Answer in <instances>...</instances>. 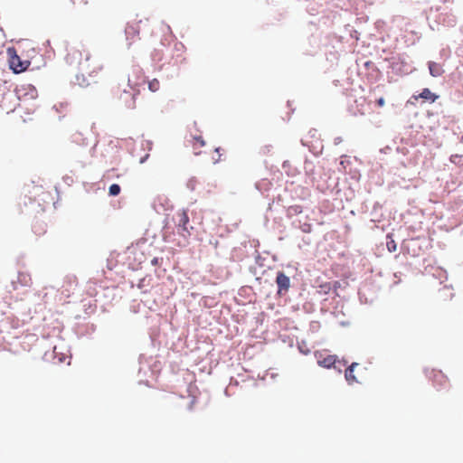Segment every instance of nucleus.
Returning <instances> with one entry per match:
<instances>
[{
	"mask_svg": "<svg viewBox=\"0 0 463 463\" xmlns=\"http://www.w3.org/2000/svg\"><path fill=\"white\" fill-rule=\"evenodd\" d=\"M376 104L379 107H383L385 105V99L383 97H381L376 100Z\"/></svg>",
	"mask_w": 463,
	"mask_h": 463,
	"instance_id": "6ab92c4d",
	"label": "nucleus"
},
{
	"mask_svg": "<svg viewBox=\"0 0 463 463\" xmlns=\"http://www.w3.org/2000/svg\"><path fill=\"white\" fill-rule=\"evenodd\" d=\"M276 283L278 285L279 290L278 294L281 295L283 293L288 292L290 288V279L284 272H278L276 278Z\"/></svg>",
	"mask_w": 463,
	"mask_h": 463,
	"instance_id": "20e7f679",
	"label": "nucleus"
},
{
	"mask_svg": "<svg viewBox=\"0 0 463 463\" xmlns=\"http://www.w3.org/2000/svg\"><path fill=\"white\" fill-rule=\"evenodd\" d=\"M126 34L128 39L133 40L139 34V23L128 24L126 28Z\"/></svg>",
	"mask_w": 463,
	"mask_h": 463,
	"instance_id": "9b49d317",
	"label": "nucleus"
},
{
	"mask_svg": "<svg viewBox=\"0 0 463 463\" xmlns=\"http://www.w3.org/2000/svg\"><path fill=\"white\" fill-rule=\"evenodd\" d=\"M66 60L71 64H78L80 70L90 77L96 78L103 71V64L99 55L91 53L82 48H71L66 55Z\"/></svg>",
	"mask_w": 463,
	"mask_h": 463,
	"instance_id": "f257e3e1",
	"label": "nucleus"
},
{
	"mask_svg": "<svg viewBox=\"0 0 463 463\" xmlns=\"http://www.w3.org/2000/svg\"><path fill=\"white\" fill-rule=\"evenodd\" d=\"M338 284L339 283L337 281H335V288H337Z\"/></svg>",
	"mask_w": 463,
	"mask_h": 463,
	"instance_id": "393cba45",
	"label": "nucleus"
},
{
	"mask_svg": "<svg viewBox=\"0 0 463 463\" xmlns=\"http://www.w3.org/2000/svg\"><path fill=\"white\" fill-rule=\"evenodd\" d=\"M71 2L80 10L85 9V7L89 5V0H71Z\"/></svg>",
	"mask_w": 463,
	"mask_h": 463,
	"instance_id": "dca6fc26",
	"label": "nucleus"
},
{
	"mask_svg": "<svg viewBox=\"0 0 463 463\" xmlns=\"http://www.w3.org/2000/svg\"><path fill=\"white\" fill-rule=\"evenodd\" d=\"M160 88V82L157 79H153L152 80L148 81V89L152 92H156Z\"/></svg>",
	"mask_w": 463,
	"mask_h": 463,
	"instance_id": "ddd939ff",
	"label": "nucleus"
},
{
	"mask_svg": "<svg viewBox=\"0 0 463 463\" xmlns=\"http://www.w3.org/2000/svg\"><path fill=\"white\" fill-rule=\"evenodd\" d=\"M189 216L185 210H182L176 213L175 214V223L181 228L184 232H187L190 235V229L188 228Z\"/></svg>",
	"mask_w": 463,
	"mask_h": 463,
	"instance_id": "39448f33",
	"label": "nucleus"
},
{
	"mask_svg": "<svg viewBox=\"0 0 463 463\" xmlns=\"http://www.w3.org/2000/svg\"><path fill=\"white\" fill-rule=\"evenodd\" d=\"M412 99L418 100L419 99H423L430 102H435L439 99V95L431 92V90L428 88H424L419 95H413Z\"/></svg>",
	"mask_w": 463,
	"mask_h": 463,
	"instance_id": "6e6552de",
	"label": "nucleus"
},
{
	"mask_svg": "<svg viewBox=\"0 0 463 463\" xmlns=\"http://www.w3.org/2000/svg\"><path fill=\"white\" fill-rule=\"evenodd\" d=\"M387 248H388V250H389V251H391V252H392V251H394V250H396V244H395V242H394L393 241H392L391 242H390V241H388V242H387Z\"/></svg>",
	"mask_w": 463,
	"mask_h": 463,
	"instance_id": "a211bd4d",
	"label": "nucleus"
},
{
	"mask_svg": "<svg viewBox=\"0 0 463 463\" xmlns=\"http://www.w3.org/2000/svg\"><path fill=\"white\" fill-rule=\"evenodd\" d=\"M129 108H132V109H134V108H135V101H134V100L132 101V104H131V105H129Z\"/></svg>",
	"mask_w": 463,
	"mask_h": 463,
	"instance_id": "b1692460",
	"label": "nucleus"
},
{
	"mask_svg": "<svg viewBox=\"0 0 463 463\" xmlns=\"http://www.w3.org/2000/svg\"><path fill=\"white\" fill-rule=\"evenodd\" d=\"M158 258H154L152 260H151V264L154 265V266H156L158 265Z\"/></svg>",
	"mask_w": 463,
	"mask_h": 463,
	"instance_id": "aec40b11",
	"label": "nucleus"
},
{
	"mask_svg": "<svg viewBox=\"0 0 463 463\" xmlns=\"http://www.w3.org/2000/svg\"><path fill=\"white\" fill-rule=\"evenodd\" d=\"M189 142L192 145L194 155L202 154L201 148L205 146V141L203 140L202 136H194L192 137L191 140H189Z\"/></svg>",
	"mask_w": 463,
	"mask_h": 463,
	"instance_id": "1a4fd4ad",
	"label": "nucleus"
},
{
	"mask_svg": "<svg viewBox=\"0 0 463 463\" xmlns=\"http://www.w3.org/2000/svg\"><path fill=\"white\" fill-rule=\"evenodd\" d=\"M19 280L24 284V285H27L30 281H31V278L29 275L27 274H24V273H20L19 274Z\"/></svg>",
	"mask_w": 463,
	"mask_h": 463,
	"instance_id": "f3484780",
	"label": "nucleus"
},
{
	"mask_svg": "<svg viewBox=\"0 0 463 463\" xmlns=\"http://www.w3.org/2000/svg\"><path fill=\"white\" fill-rule=\"evenodd\" d=\"M7 55L10 69L13 70L14 73H20L26 71L30 65L28 61H23L18 56L17 52L14 47L7 49Z\"/></svg>",
	"mask_w": 463,
	"mask_h": 463,
	"instance_id": "f03ea898",
	"label": "nucleus"
},
{
	"mask_svg": "<svg viewBox=\"0 0 463 463\" xmlns=\"http://www.w3.org/2000/svg\"><path fill=\"white\" fill-rule=\"evenodd\" d=\"M148 157V155H146L144 158L140 160V163H144V161Z\"/></svg>",
	"mask_w": 463,
	"mask_h": 463,
	"instance_id": "5701e85b",
	"label": "nucleus"
},
{
	"mask_svg": "<svg viewBox=\"0 0 463 463\" xmlns=\"http://www.w3.org/2000/svg\"><path fill=\"white\" fill-rule=\"evenodd\" d=\"M457 157H458V155L451 156V157H450V161H451V162H454V160H457Z\"/></svg>",
	"mask_w": 463,
	"mask_h": 463,
	"instance_id": "412c9836",
	"label": "nucleus"
},
{
	"mask_svg": "<svg viewBox=\"0 0 463 463\" xmlns=\"http://www.w3.org/2000/svg\"><path fill=\"white\" fill-rule=\"evenodd\" d=\"M457 157H458V155L451 156V157H450V161H451V162H454V160H457Z\"/></svg>",
	"mask_w": 463,
	"mask_h": 463,
	"instance_id": "4be33fe9",
	"label": "nucleus"
},
{
	"mask_svg": "<svg viewBox=\"0 0 463 463\" xmlns=\"http://www.w3.org/2000/svg\"><path fill=\"white\" fill-rule=\"evenodd\" d=\"M120 186L117 184H113L109 186V194L112 196H117L120 193Z\"/></svg>",
	"mask_w": 463,
	"mask_h": 463,
	"instance_id": "4468645a",
	"label": "nucleus"
},
{
	"mask_svg": "<svg viewBox=\"0 0 463 463\" xmlns=\"http://www.w3.org/2000/svg\"><path fill=\"white\" fill-rule=\"evenodd\" d=\"M133 76L136 77V79H132L130 76L128 77V85L135 89L140 85H143L145 83V77L142 72V70L139 68H135L133 70Z\"/></svg>",
	"mask_w": 463,
	"mask_h": 463,
	"instance_id": "423d86ee",
	"label": "nucleus"
},
{
	"mask_svg": "<svg viewBox=\"0 0 463 463\" xmlns=\"http://www.w3.org/2000/svg\"><path fill=\"white\" fill-rule=\"evenodd\" d=\"M358 365L357 363H353L346 370H345V379L348 382V383H354L357 382L356 377L354 375V369Z\"/></svg>",
	"mask_w": 463,
	"mask_h": 463,
	"instance_id": "f8f14e48",
	"label": "nucleus"
},
{
	"mask_svg": "<svg viewBox=\"0 0 463 463\" xmlns=\"http://www.w3.org/2000/svg\"><path fill=\"white\" fill-rule=\"evenodd\" d=\"M317 358L318 365L327 369L335 366L337 360L336 356L333 354L323 355L320 354L319 355H317Z\"/></svg>",
	"mask_w": 463,
	"mask_h": 463,
	"instance_id": "0eeeda50",
	"label": "nucleus"
},
{
	"mask_svg": "<svg viewBox=\"0 0 463 463\" xmlns=\"http://www.w3.org/2000/svg\"><path fill=\"white\" fill-rule=\"evenodd\" d=\"M429 70L430 73L432 77H439L443 74L444 70L441 66V64L437 63L435 61H429Z\"/></svg>",
	"mask_w": 463,
	"mask_h": 463,
	"instance_id": "9d476101",
	"label": "nucleus"
},
{
	"mask_svg": "<svg viewBox=\"0 0 463 463\" xmlns=\"http://www.w3.org/2000/svg\"><path fill=\"white\" fill-rule=\"evenodd\" d=\"M461 141L463 142V137H461Z\"/></svg>",
	"mask_w": 463,
	"mask_h": 463,
	"instance_id": "a878e982",
	"label": "nucleus"
},
{
	"mask_svg": "<svg viewBox=\"0 0 463 463\" xmlns=\"http://www.w3.org/2000/svg\"><path fill=\"white\" fill-rule=\"evenodd\" d=\"M332 289V286L330 283H324L319 286L318 293L320 294H328Z\"/></svg>",
	"mask_w": 463,
	"mask_h": 463,
	"instance_id": "2eb2a0df",
	"label": "nucleus"
},
{
	"mask_svg": "<svg viewBox=\"0 0 463 463\" xmlns=\"http://www.w3.org/2000/svg\"><path fill=\"white\" fill-rule=\"evenodd\" d=\"M426 373L436 387L441 389L448 386L449 379L440 370L430 369Z\"/></svg>",
	"mask_w": 463,
	"mask_h": 463,
	"instance_id": "7ed1b4c3",
	"label": "nucleus"
}]
</instances>
